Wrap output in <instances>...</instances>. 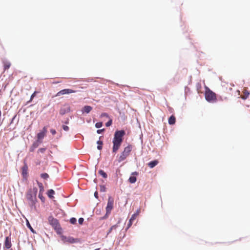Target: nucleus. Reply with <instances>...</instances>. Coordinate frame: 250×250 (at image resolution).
Wrapping results in <instances>:
<instances>
[{
	"label": "nucleus",
	"mask_w": 250,
	"mask_h": 250,
	"mask_svg": "<svg viewBox=\"0 0 250 250\" xmlns=\"http://www.w3.org/2000/svg\"><path fill=\"white\" fill-rule=\"evenodd\" d=\"M125 131L123 130L117 131L114 134L113 140V152L116 153L123 142V137L125 135Z\"/></svg>",
	"instance_id": "f257e3e1"
},
{
	"label": "nucleus",
	"mask_w": 250,
	"mask_h": 250,
	"mask_svg": "<svg viewBox=\"0 0 250 250\" xmlns=\"http://www.w3.org/2000/svg\"><path fill=\"white\" fill-rule=\"evenodd\" d=\"M38 189L34 187L28 190L26 194V198L29 206L32 208H35V204L37 202V193Z\"/></svg>",
	"instance_id": "f03ea898"
},
{
	"label": "nucleus",
	"mask_w": 250,
	"mask_h": 250,
	"mask_svg": "<svg viewBox=\"0 0 250 250\" xmlns=\"http://www.w3.org/2000/svg\"><path fill=\"white\" fill-rule=\"evenodd\" d=\"M205 96L208 102L214 103L217 101L216 94L207 86H205Z\"/></svg>",
	"instance_id": "7ed1b4c3"
},
{
	"label": "nucleus",
	"mask_w": 250,
	"mask_h": 250,
	"mask_svg": "<svg viewBox=\"0 0 250 250\" xmlns=\"http://www.w3.org/2000/svg\"><path fill=\"white\" fill-rule=\"evenodd\" d=\"M132 149V146L131 145H128L126 147L124 148V150L121 154L118 161L119 162H122L125 160L127 156H129L130 152Z\"/></svg>",
	"instance_id": "20e7f679"
},
{
	"label": "nucleus",
	"mask_w": 250,
	"mask_h": 250,
	"mask_svg": "<svg viewBox=\"0 0 250 250\" xmlns=\"http://www.w3.org/2000/svg\"><path fill=\"white\" fill-rule=\"evenodd\" d=\"M114 204V199L111 197H109L108 199V202L106 208V214H110L111 210L113 208Z\"/></svg>",
	"instance_id": "39448f33"
},
{
	"label": "nucleus",
	"mask_w": 250,
	"mask_h": 250,
	"mask_svg": "<svg viewBox=\"0 0 250 250\" xmlns=\"http://www.w3.org/2000/svg\"><path fill=\"white\" fill-rule=\"evenodd\" d=\"M48 221L49 224L53 227L55 229H58L60 228V225L58 220L53 217L52 216H49L48 217Z\"/></svg>",
	"instance_id": "423d86ee"
},
{
	"label": "nucleus",
	"mask_w": 250,
	"mask_h": 250,
	"mask_svg": "<svg viewBox=\"0 0 250 250\" xmlns=\"http://www.w3.org/2000/svg\"><path fill=\"white\" fill-rule=\"evenodd\" d=\"M222 90L224 94H228L229 95H232V88L230 85L228 84H224L222 86Z\"/></svg>",
	"instance_id": "0eeeda50"
},
{
	"label": "nucleus",
	"mask_w": 250,
	"mask_h": 250,
	"mask_svg": "<svg viewBox=\"0 0 250 250\" xmlns=\"http://www.w3.org/2000/svg\"><path fill=\"white\" fill-rule=\"evenodd\" d=\"M76 91L74 90L70 89H64L59 91L55 95L56 97H59L64 94H69L70 93H75Z\"/></svg>",
	"instance_id": "6e6552de"
},
{
	"label": "nucleus",
	"mask_w": 250,
	"mask_h": 250,
	"mask_svg": "<svg viewBox=\"0 0 250 250\" xmlns=\"http://www.w3.org/2000/svg\"><path fill=\"white\" fill-rule=\"evenodd\" d=\"M70 111V107L68 105H64L61 108L59 113L61 115H63Z\"/></svg>",
	"instance_id": "1a4fd4ad"
},
{
	"label": "nucleus",
	"mask_w": 250,
	"mask_h": 250,
	"mask_svg": "<svg viewBox=\"0 0 250 250\" xmlns=\"http://www.w3.org/2000/svg\"><path fill=\"white\" fill-rule=\"evenodd\" d=\"M12 246L11 239L10 236L5 238L4 242V249H9Z\"/></svg>",
	"instance_id": "9d476101"
},
{
	"label": "nucleus",
	"mask_w": 250,
	"mask_h": 250,
	"mask_svg": "<svg viewBox=\"0 0 250 250\" xmlns=\"http://www.w3.org/2000/svg\"><path fill=\"white\" fill-rule=\"evenodd\" d=\"M92 109V107L89 105H85L84 106L82 111L83 113H89Z\"/></svg>",
	"instance_id": "9b49d317"
},
{
	"label": "nucleus",
	"mask_w": 250,
	"mask_h": 250,
	"mask_svg": "<svg viewBox=\"0 0 250 250\" xmlns=\"http://www.w3.org/2000/svg\"><path fill=\"white\" fill-rule=\"evenodd\" d=\"M159 162L158 160H155L152 161L150 162L148 164V166L150 168H153L155 167L158 164Z\"/></svg>",
	"instance_id": "f8f14e48"
},
{
	"label": "nucleus",
	"mask_w": 250,
	"mask_h": 250,
	"mask_svg": "<svg viewBox=\"0 0 250 250\" xmlns=\"http://www.w3.org/2000/svg\"><path fill=\"white\" fill-rule=\"evenodd\" d=\"M39 146V143H38V141L34 142L32 144V146H31V147L30 148V151L31 152H33L34 151L35 149L37 147H38Z\"/></svg>",
	"instance_id": "ddd939ff"
},
{
	"label": "nucleus",
	"mask_w": 250,
	"mask_h": 250,
	"mask_svg": "<svg viewBox=\"0 0 250 250\" xmlns=\"http://www.w3.org/2000/svg\"><path fill=\"white\" fill-rule=\"evenodd\" d=\"M176 119L174 115H171L168 119V124L169 125H174L175 123Z\"/></svg>",
	"instance_id": "4468645a"
},
{
	"label": "nucleus",
	"mask_w": 250,
	"mask_h": 250,
	"mask_svg": "<svg viewBox=\"0 0 250 250\" xmlns=\"http://www.w3.org/2000/svg\"><path fill=\"white\" fill-rule=\"evenodd\" d=\"M3 63L4 70H6L9 69L11 66V63L8 61H3Z\"/></svg>",
	"instance_id": "2eb2a0df"
},
{
	"label": "nucleus",
	"mask_w": 250,
	"mask_h": 250,
	"mask_svg": "<svg viewBox=\"0 0 250 250\" xmlns=\"http://www.w3.org/2000/svg\"><path fill=\"white\" fill-rule=\"evenodd\" d=\"M55 194V191L53 189H49L48 190L47 192V196L50 199H53L54 198V194Z\"/></svg>",
	"instance_id": "dca6fc26"
},
{
	"label": "nucleus",
	"mask_w": 250,
	"mask_h": 250,
	"mask_svg": "<svg viewBox=\"0 0 250 250\" xmlns=\"http://www.w3.org/2000/svg\"><path fill=\"white\" fill-rule=\"evenodd\" d=\"M250 93L246 90L243 91V95H241L242 99L246 100L249 96Z\"/></svg>",
	"instance_id": "f3484780"
},
{
	"label": "nucleus",
	"mask_w": 250,
	"mask_h": 250,
	"mask_svg": "<svg viewBox=\"0 0 250 250\" xmlns=\"http://www.w3.org/2000/svg\"><path fill=\"white\" fill-rule=\"evenodd\" d=\"M120 224V221H119L116 225L112 226L109 229L108 232H107V235L112 232L113 230H116L117 228L118 227V225Z\"/></svg>",
	"instance_id": "a211bd4d"
},
{
	"label": "nucleus",
	"mask_w": 250,
	"mask_h": 250,
	"mask_svg": "<svg viewBox=\"0 0 250 250\" xmlns=\"http://www.w3.org/2000/svg\"><path fill=\"white\" fill-rule=\"evenodd\" d=\"M140 209H138L135 213H134L132 215L130 219L131 220V221H133L134 220H135L136 217L138 216V215L140 213Z\"/></svg>",
	"instance_id": "6ab92c4d"
},
{
	"label": "nucleus",
	"mask_w": 250,
	"mask_h": 250,
	"mask_svg": "<svg viewBox=\"0 0 250 250\" xmlns=\"http://www.w3.org/2000/svg\"><path fill=\"white\" fill-rule=\"evenodd\" d=\"M45 136V134L42 132L38 133L37 134V138H38L37 141H38L42 139Z\"/></svg>",
	"instance_id": "aec40b11"
},
{
	"label": "nucleus",
	"mask_w": 250,
	"mask_h": 250,
	"mask_svg": "<svg viewBox=\"0 0 250 250\" xmlns=\"http://www.w3.org/2000/svg\"><path fill=\"white\" fill-rule=\"evenodd\" d=\"M98 173L101 176H102L104 178H106L107 177L106 173L103 170H99Z\"/></svg>",
	"instance_id": "412c9836"
},
{
	"label": "nucleus",
	"mask_w": 250,
	"mask_h": 250,
	"mask_svg": "<svg viewBox=\"0 0 250 250\" xmlns=\"http://www.w3.org/2000/svg\"><path fill=\"white\" fill-rule=\"evenodd\" d=\"M26 225L27 227L30 229V230L33 233H36V231L34 230V229H33L32 226H31L30 224L29 223V222L27 219L26 220Z\"/></svg>",
	"instance_id": "4be33fe9"
},
{
	"label": "nucleus",
	"mask_w": 250,
	"mask_h": 250,
	"mask_svg": "<svg viewBox=\"0 0 250 250\" xmlns=\"http://www.w3.org/2000/svg\"><path fill=\"white\" fill-rule=\"evenodd\" d=\"M66 242H68L70 243H74L77 242L76 240L73 238V237H69L67 238H66Z\"/></svg>",
	"instance_id": "5701e85b"
},
{
	"label": "nucleus",
	"mask_w": 250,
	"mask_h": 250,
	"mask_svg": "<svg viewBox=\"0 0 250 250\" xmlns=\"http://www.w3.org/2000/svg\"><path fill=\"white\" fill-rule=\"evenodd\" d=\"M38 185L40 188L39 193H43L44 191V187L42 183L38 182Z\"/></svg>",
	"instance_id": "b1692460"
},
{
	"label": "nucleus",
	"mask_w": 250,
	"mask_h": 250,
	"mask_svg": "<svg viewBox=\"0 0 250 250\" xmlns=\"http://www.w3.org/2000/svg\"><path fill=\"white\" fill-rule=\"evenodd\" d=\"M28 167L26 165L24 166L22 168V172L23 175H27Z\"/></svg>",
	"instance_id": "393cba45"
},
{
	"label": "nucleus",
	"mask_w": 250,
	"mask_h": 250,
	"mask_svg": "<svg viewBox=\"0 0 250 250\" xmlns=\"http://www.w3.org/2000/svg\"><path fill=\"white\" fill-rule=\"evenodd\" d=\"M136 177L134 176H130L128 179L129 182L131 184L135 183L136 181Z\"/></svg>",
	"instance_id": "a878e982"
},
{
	"label": "nucleus",
	"mask_w": 250,
	"mask_h": 250,
	"mask_svg": "<svg viewBox=\"0 0 250 250\" xmlns=\"http://www.w3.org/2000/svg\"><path fill=\"white\" fill-rule=\"evenodd\" d=\"M97 144H98L97 148L99 150H101L102 149V146L103 144V142L99 140L97 142Z\"/></svg>",
	"instance_id": "bb28decb"
},
{
	"label": "nucleus",
	"mask_w": 250,
	"mask_h": 250,
	"mask_svg": "<svg viewBox=\"0 0 250 250\" xmlns=\"http://www.w3.org/2000/svg\"><path fill=\"white\" fill-rule=\"evenodd\" d=\"M39 198L41 200L42 202H44L45 198L43 196V193H39Z\"/></svg>",
	"instance_id": "cd10ccee"
},
{
	"label": "nucleus",
	"mask_w": 250,
	"mask_h": 250,
	"mask_svg": "<svg viewBox=\"0 0 250 250\" xmlns=\"http://www.w3.org/2000/svg\"><path fill=\"white\" fill-rule=\"evenodd\" d=\"M41 177L43 179H47L49 177V175L47 173H42L41 175Z\"/></svg>",
	"instance_id": "c85d7f7f"
},
{
	"label": "nucleus",
	"mask_w": 250,
	"mask_h": 250,
	"mask_svg": "<svg viewBox=\"0 0 250 250\" xmlns=\"http://www.w3.org/2000/svg\"><path fill=\"white\" fill-rule=\"evenodd\" d=\"M37 93V91H35L32 94V95H31V96L30 97V100L28 102V103L31 102L33 100V98L36 96Z\"/></svg>",
	"instance_id": "c756f323"
},
{
	"label": "nucleus",
	"mask_w": 250,
	"mask_h": 250,
	"mask_svg": "<svg viewBox=\"0 0 250 250\" xmlns=\"http://www.w3.org/2000/svg\"><path fill=\"white\" fill-rule=\"evenodd\" d=\"M103 125L102 122H98L95 124V127L97 128L101 127Z\"/></svg>",
	"instance_id": "7c9ffc66"
},
{
	"label": "nucleus",
	"mask_w": 250,
	"mask_h": 250,
	"mask_svg": "<svg viewBox=\"0 0 250 250\" xmlns=\"http://www.w3.org/2000/svg\"><path fill=\"white\" fill-rule=\"evenodd\" d=\"M45 150H46V148H40V149H38V153H43L45 152Z\"/></svg>",
	"instance_id": "2f4dec72"
},
{
	"label": "nucleus",
	"mask_w": 250,
	"mask_h": 250,
	"mask_svg": "<svg viewBox=\"0 0 250 250\" xmlns=\"http://www.w3.org/2000/svg\"><path fill=\"white\" fill-rule=\"evenodd\" d=\"M77 220L75 218H71L70 219V222L72 224H75L76 223Z\"/></svg>",
	"instance_id": "473e14b6"
},
{
	"label": "nucleus",
	"mask_w": 250,
	"mask_h": 250,
	"mask_svg": "<svg viewBox=\"0 0 250 250\" xmlns=\"http://www.w3.org/2000/svg\"><path fill=\"white\" fill-rule=\"evenodd\" d=\"M112 119H110L106 124H105V125L106 126H110L111 125H112Z\"/></svg>",
	"instance_id": "72a5a7b5"
},
{
	"label": "nucleus",
	"mask_w": 250,
	"mask_h": 250,
	"mask_svg": "<svg viewBox=\"0 0 250 250\" xmlns=\"http://www.w3.org/2000/svg\"><path fill=\"white\" fill-rule=\"evenodd\" d=\"M132 223H133V221H131V220L129 219V222L127 224V227L126 228L127 229H129L131 226V225H132Z\"/></svg>",
	"instance_id": "f704fd0d"
},
{
	"label": "nucleus",
	"mask_w": 250,
	"mask_h": 250,
	"mask_svg": "<svg viewBox=\"0 0 250 250\" xmlns=\"http://www.w3.org/2000/svg\"><path fill=\"white\" fill-rule=\"evenodd\" d=\"M106 117L107 118H109L108 115L107 113H102L101 115V117Z\"/></svg>",
	"instance_id": "c9c22d12"
},
{
	"label": "nucleus",
	"mask_w": 250,
	"mask_h": 250,
	"mask_svg": "<svg viewBox=\"0 0 250 250\" xmlns=\"http://www.w3.org/2000/svg\"><path fill=\"white\" fill-rule=\"evenodd\" d=\"M62 128H63V130L66 131H68L69 129V128L68 126L65 125H62Z\"/></svg>",
	"instance_id": "e433bc0d"
},
{
	"label": "nucleus",
	"mask_w": 250,
	"mask_h": 250,
	"mask_svg": "<svg viewBox=\"0 0 250 250\" xmlns=\"http://www.w3.org/2000/svg\"><path fill=\"white\" fill-rule=\"evenodd\" d=\"M84 219L83 218H80L78 220L79 223L80 224H82L83 222Z\"/></svg>",
	"instance_id": "4c0bfd02"
},
{
	"label": "nucleus",
	"mask_w": 250,
	"mask_h": 250,
	"mask_svg": "<svg viewBox=\"0 0 250 250\" xmlns=\"http://www.w3.org/2000/svg\"><path fill=\"white\" fill-rule=\"evenodd\" d=\"M41 132L44 133L45 134H46V133L47 132L46 127V126L43 127V128H42V130Z\"/></svg>",
	"instance_id": "58836bf2"
},
{
	"label": "nucleus",
	"mask_w": 250,
	"mask_h": 250,
	"mask_svg": "<svg viewBox=\"0 0 250 250\" xmlns=\"http://www.w3.org/2000/svg\"><path fill=\"white\" fill-rule=\"evenodd\" d=\"M104 131V128L102 129H98V130H97V133H98V134H100V133H101L102 132H103Z\"/></svg>",
	"instance_id": "ea45409f"
},
{
	"label": "nucleus",
	"mask_w": 250,
	"mask_h": 250,
	"mask_svg": "<svg viewBox=\"0 0 250 250\" xmlns=\"http://www.w3.org/2000/svg\"><path fill=\"white\" fill-rule=\"evenodd\" d=\"M50 132L53 135H55L56 133V130L54 129H51Z\"/></svg>",
	"instance_id": "a19ab883"
},
{
	"label": "nucleus",
	"mask_w": 250,
	"mask_h": 250,
	"mask_svg": "<svg viewBox=\"0 0 250 250\" xmlns=\"http://www.w3.org/2000/svg\"><path fill=\"white\" fill-rule=\"evenodd\" d=\"M101 191L103 192L105 191V188L104 186L101 187Z\"/></svg>",
	"instance_id": "79ce46f5"
},
{
	"label": "nucleus",
	"mask_w": 250,
	"mask_h": 250,
	"mask_svg": "<svg viewBox=\"0 0 250 250\" xmlns=\"http://www.w3.org/2000/svg\"><path fill=\"white\" fill-rule=\"evenodd\" d=\"M138 174V173L137 172H133L132 173V175H137Z\"/></svg>",
	"instance_id": "37998d69"
},
{
	"label": "nucleus",
	"mask_w": 250,
	"mask_h": 250,
	"mask_svg": "<svg viewBox=\"0 0 250 250\" xmlns=\"http://www.w3.org/2000/svg\"><path fill=\"white\" fill-rule=\"evenodd\" d=\"M94 196L97 198L98 197V193L97 192H95V193H94Z\"/></svg>",
	"instance_id": "c03bdc74"
},
{
	"label": "nucleus",
	"mask_w": 250,
	"mask_h": 250,
	"mask_svg": "<svg viewBox=\"0 0 250 250\" xmlns=\"http://www.w3.org/2000/svg\"><path fill=\"white\" fill-rule=\"evenodd\" d=\"M68 123V121H66L65 123H66V124H67Z\"/></svg>",
	"instance_id": "a18cd8bd"
}]
</instances>
